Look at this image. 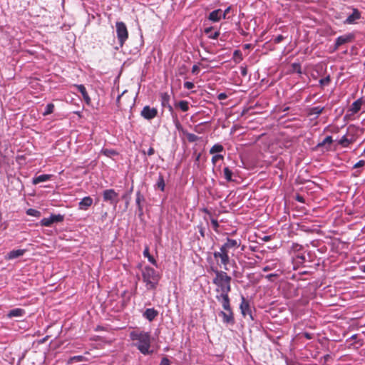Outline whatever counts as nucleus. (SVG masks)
<instances>
[{
  "mask_svg": "<svg viewBox=\"0 0 365 365\" xmlns=\"http://www.w3.org/2000/svg\"><path fill=\"white\" fill-rule=\"evenodd\" d=\"M241 74L243 76H245L247 75V69L246 68H242V70H241Z\"/></svg>",
  "mask_w": 365,
  "mask_h": 365,
  "instance_id": "13d9d810",
  "label": "nucleus"
},
{
  "mask_svg": "<svg viewBox=\"0 0 365 365\" xmlns=\"http://www.w3.org/2000/svg\"><path fill=\"white\" fill-rule=\"evenodd\" d=\"M183 86L185 88L190 90L192 89L195 87V85L192 82L190 81H185L183 84Z\"/></svg>",
  "mask_w": 365,
  "mask_h": 365,
  "instance_id": "a19ab883",
  "label": "nucleus"
},
{
  "mask_svg": "<svg viewBox=\"0 0 365 365\" xmlns=\"http://www.w3.org/2000/svg\"><path fill=\"white\" fill-rule=\"evenodd\" d=\"M26 251V250H13L6 255V259H14L18 258L24 255Z\"/></svg>",
  "mask_w": 365,
  "mask_h": 365,
  "instance_id": "dca6fc26",
  "label": "nucleus"
},
{
  "mask_svg": "<svg viewBox=\"0 0 365 365\" xmlns=\"http://www.w3.org/2000/svg\"><path fill=\"white\" fill-rule=\"evenodd\" d=\"M142 279L147 290L155 289L160 279V274L153 267L146 266L142 269Z\"/></svg>",
  "mask_w": 365,
  "mask_h": 365,
  "instance_id": "7ed1b4c3",
  "label": "nucleus"
},
{
  "mask_svg": "<svg viewBox=\"0 0 365 365\" xmlns=\"http://www.w3.org/2000/svg\"><path fill=\"white\" fill-rule=\"evenodd\" d=\"M333 143V139H332V137L331 135H328L327 136L322 142L321 143H319L318 145H317V147H322V146H324L326 144H331Z\"/></svg>",
  "mask_w": 365,
  "mask_h": 365,
  "instance_id": "7c9ffc66",
  "label": "nucleus"
},
{
  "mask_svg": "<svg viewBox=\"0 0 365 365\" xmlns=\"http://www.w3.org/2000/svg\"><path fill=\"white\" fill-rule=\"evenodd\" d=\"M186 137L187 140L190 143L195 142L199 139V137L193 133H187Z\"/></svg>",
  "mask_w": 365,
  "mask_h": 365,
  "instance_id": "f704fd0d",
  "label": "nucleus"
},
{
  "mask_svg": "<svg viewBox=\"0 0 365 365\" xmlns=\"http://www.w3.org/2000/svg\"><path fill=\"white\" fill-rule=\"evenodd\" d=\"M360 18L361 14L359 10L357 9H353L352 14L347 16L344 23L346 24H355Z\"/></svg>",
  "mask_w": 365,
  "mask_h": 365,
  "instance_id": "ddd939ff",
  "label": "nucleus"
},
{
  "mask_svg": "<svg viewBox=\"0 0 365 365\" xmlns=\"http://www.w3.org/2000/svg\"><path fill=\"white\" fill-rule=\"evenodd\" d=\"M25 314H26V312H25L24 309H21V308H16V309H11L8 313V317H10V318H12V317H21Z\"/></svg>",
  "mask_w": 365,
  "mask_h": 365,
  "instance_id": "6ab92c4d",
  "label": "nucleus"
},
{
  "mask_svg": "<svg viewBox=\"0 0 365 365\" xmlns=\"http://www.w3.org/2000/svg\"><path fill=\"white\" fill-rule=\"evenodd\" d=\"M54 110V105L53 103H48L45 108V110L43 112V115H48L51 114Z\"/></svg>",
  "mask_w": 365,
  "mask_h": 365,
  "instance_id": "c756f323",
  "label": "nucleus"
},
{
  "mask_svg": "<svg viewBox=\"0 0 365 365\" xmlns=\"http://www.w3.org/2000/svg\"><path fill=\"white\" fill-rule=\"evenodd\" d=\"M158 315V312L154 308H148L143 313V317L148 319L149 322H153Z\"/></svg>",
  "mask_w": 365,
  "mask_h": 365,
  "instance_id": "4468645a",
  "label": "nucleus"
},
{
  "mask_svg": "<svg viewBox=\"0 0 365 365\" xmlns=\"http://www.w3.org/2000/svg\"><path fill=\"white\" fill-rule=\"evenodd\" d=\"M26 214L29 216L32 217H39L41 215V212L35 209L29 208L26 210Z\"/></svg>",
  "mask_w": 365,
  "mask_h": 365,
  "instance_id": "72a5a7b5",
  "label": "nucleus"
},
{
  "mask_svg": "<svg viewBox=\"0 0 365 365\" xmlns=\"http://www.w3.org/2000/svg\"><path fill=\"white\" fill-rule=\"evenodd\" d=\"M199 232H200V235L204 237H205V230L202 227H199Z\"/></svg>",
  "mask_w": 365,
  "mask_h": 365,
  "instance_id": "4d7b16f0",
  "label": "nucleus"
},
{
  "mask_svg": "<svg viewBox=\"0 0 365 365\" xmlns=\"http://www.w3.org/2000/svg\"><path fill=\"white\" fill-rule=\"evenodd\" d=\"M130 339L135 341L134 346L144 355L149 354L152 351H150V334L145 331H132L130 334Z\"/></svg>",
  "mask_w": 365,
  "mask_h": 365,
  "instance_id": "f03ea898",
  "label": "nucleus"
},
{
  "mask_svg": "<svg viewBox=\"0 0 365 365\" xmlns=\"http://www.w3.org/2000/svg\"><path fill=\"white\" fill-rule=\"evenodd\" d=\"M170 96L168 94V93L165 92V93H162L160 94L161 106L163 108H167L169 110V111L171 113H173V108L170 104Z\"/></svg>",
  "mask_w": 365,
  "mask_h": 365,
  "instance_id": "9b49d317",
  "label": "nucleus"
},
{
  "mask_svg": "<svg viewBox=\"0 0 365 365\" xmlns=\"http://www.w3.org/2000/svg\"><path fill=\"white\" fill-rule=\"evenodd\" d=\"M365 165V161L364 160H361L359 161H358L354 165V168H361V167H363L364 165Z\"/></svg>",
  "mask_w": 365,
  "mask_h": 365,
  "instance_id": "c03bdc74",
  "label": "nucleus"
},
{
  "mask_svg": "<svg viewBox=\"0 0 365 365\" xmlns=\"http://www.w3.org/2000/svg\"><path fill=\"white\" fill-rule=\"evenodd\" d=\"M213 257L217 260V264L220 267L223 266L224 269H228L227 265L230 263V256H227L226 254L219 250L214 252Z\"/></svg>",
  "mask_w": 365,
  "mask_h": 365,
  "instance_id": "0eeeda50",
  "label": "nucleus"
},
{
  "mask_svg": "<svg viewBox=\"0 0 365 365\" xmlns=\"http://www.w3.org/2000/svg\"><path fill=\"white\" fill-rule=\"evenodd\" d=\"M223 174H224V177L226 179V180L227 182H231L232 181V171L228 168V167H225L223 169Z\"/></svg>",
  "mask_w": 365,
  "mask_h": 365,
  "instance_id": "a878e982",
  "label": "nucleus"
},
{
  "mask_svg": "<svg viewBox=\"0 0 365 365\" xmlns=\"http://www.w3.org/2000/svg\"><path fill=\"white\" fill-rule=\"evenodd\" d=\"M160 365H170V361L168 359L164 357L162 359Z\"/></svg>",
  "mask_w": 365,
  "mask_h": 365,
  "instance_id": "09e8293b",
  "label": "nucleus"
},
{
  "mask_svg": "<svg viewBox=\"0 0 365 365\" xmlns=\"http://www.w3.org/2000/svg\"><path fill=\"white\" fill-rule=\"evenodd\" d=\"M303 247L301 245L299 244H293L292 249L294 252H299L302 250Z\"/></svg>",
  "mask_w": 365,
  "mask_h": 365,
  "instance_id": "37998d69",
  "label": "nucleus"
},
{
  "mask_svg": "<svg viewBox=\"0 0 365 365\" xmlns=\"http://www.w3.org/2000/svg\"><path fill=\"white\" fill-rule=\"evenodd\" d=\"M154 153H155V150L152 147H150L148 149L147 154L150 156V155H153L154 154Z\"/></svg>",
  "mask_w": 365,
  "mask_h": 365,
  "instance_id": "5fc2aeb1",
  "label": "nucleus"
},
{
  "mask_svg": "<svg viewBox=\"0 0 365 365\" xmlns=\"http://www.w3.org/2000/svg\"><path fill=\"white\" fill-rule=\"evenodd\" d=\"M279 276V274L277 273H272L266 275L265 278L267 279L269 281H273V278L277 277Z\"/></svg>",
  "mask_w": 365,
  "mask_h": 365,
  "instance_id": "79ce46f5",
  "label": "nucleus"
},
{
  "mask_svg": "<svg viewBox=\"0 0 365 365\" xmlns=\"http://www.w3.org/2000/svg\"><path fill=\"white\" fill-rule=\"evenodd\" d=\"M83 359V356H75L72 358V360H74L76 361H82Z\"/></svg>",
  "mask_w": 365,
  "mask_h": 365,
  "instance_id": "864d4df0",
  "label": "nucleus"
},
{
  "mask_svg": "<svg viewBox=\"0 0 365 365\" xmlns=\"http://www.w3.org/2000/svg\"><path fill=\"white\" fill-rule=\"evenodd\" d=\"M330 82V77L329 76H326L325 78H323L319 80V83L322 86H327Z\"/></svg>",
  "mask_w": 365,
  "mask_h": 365,
  "instance_id": "58836bf2",
  "label": "nucleus"
},
{
  "mask_svg": "<svg viewBox=\"0 0 365 365\" xmlns=\"http://www.w3.org/2000/svg\"><path fill=\"white\" fill-rule=\"evenodd\" d=\"M178 106L184 112L187 111L189 109L188 102L186 101H180L178 103Z\"/></svg>",
  "mask_w": 365,
  "mask_h": 365,
  "instance_id": "473e14b6",
  "label": "nucleus"
},
{
  "mask_svg": "<svg viewBox=\"0 0 365 365\" xmlns=\"http://www.w3.org/2000/svg\"><path fill=\"white\" fill-rule=\"evenodd\" d=\"M205 31L206 34H208L210 31H211V28L206 29Z\"/></svg>",
  "mask_w": 365,
  "mask_h": 365,
  "instance_id": "774afa93",
  "label": "nucleus"
},
{
  "mask_svg": "<svg viewBox=\"0 0 365 365\" xmlns=\"http://www.w3.org/2000/svg\"><path fill=\"white\" fill-rule=\"evenodd\" d=\"M361 106V100H359V99L356 100L351 105L349 110L351 111V113L352 114L356 113L357 112H359L360 110Z\"/></svg>",
  "mask_w": 365,
  "mask_h": 365,
  "instance_id": "5701e85b",
  "label": "nucleus"
},
{
  "mask_svg": "<svg viewBox=\"0 0 365 365\" xmlns=\"http://www.w3.org/2000/svg\"><path fill=\"white\" fill-rule=\"evenodd\" d=\"M75 86L76 87L78 91L81 93V95L83 96V98L86 101V102L87 103H88L91 101V98L86 91V87L82 84L76 85Z\"/></svg>",
  "mask_w": 365,
  "mask_h": 365,
  "instance_id": "4be33fe9",
  "label": "nucleus"
},
{
  "mask_svg": "<svg viewBox=\"0 0 365 365\" xmlns=\"http://www.w3.org/2000/svg\"><path fill=\"white\" fill-rule=\"evenodd\" d=\"M222 11L221 9H216L212 11L209 15V19L212 21H218L222 17Z\"/></svg>",
  "mask_w": 365,
  "mask_h": 365,
  "instance_id": "aec40b11",
  "label": "nucleus"
},
{
  "mask_svg": "<svg viewBox=\"0 0 365 365\" xmlns=\"http://www.w3.org/2000/svg\"><path fill=\"white\" fill-rule=\"evenodd\" d=\"M200 71L199 66L197 65H194L192 68V73L193 74H197Z\"/></svg>",
  "mask_w": 365,
  "mask_h": 365,
  "instance_id": "8fccbe9b",
  "label": "nucleus"
},
{
  "mask_svg": "<svg viewBox=\"0 0 365 365\" xmlns=\"http://www.w3.org/2000/svg\"><path fill=\"white\" fill-rule=\"evenodd\" d=\"M200 157H201V153H198L197 155H196L195 163H198L199 162Z\"/></svg>",
  "mask_w": 365,
  "mask_h": 365,
  "instance_id": "bf43d9fd",
  "label": "nucleus"
},
{
  "mask_svg": "<svg viewBox=\"0 0 365 365\" xmlns=\"http://www.w3.org/2000/svg\"><path fill=\"white\" fill-rule=\"evenodd\" d=\"M324 109V108L321 107V106L312 107L309 109L308 115H316L317 117H318L319 115H320L323 112Z\"/></svg>",
  "mask_w": 365,
  "mask_h": 365,
  "instance_id": "b1692460",
  "label": "nucleus"
},
{
  "mask_svg": "<svg viewBox=\"0 0 365 365\" xmlns=\"http://www.w3.org/2000/svg\"><path fill=\"white\" fill-rule=\"evenodd\" d=\"M211 269L215 274V277L212 279V283L216 286L215 292L220 293L215 297L222 307H228L232 278L226 272L219 270L217 267H212Z\"/></svg>",
  "mask_w": 365,
  "mask_h": 365,
  "instance_id": "f257e3e1",
  "label": "nucleus"
},
{
  "mask_svg": "<svg viewBox=\"0 0 365 365\" xmlns=\"http://www.w3.org/2000/svg\"><path fill=\"white\" fill-rule=\"evenodd\" d=\"M93 204V199L90 196L84 197L78 203V209L87 210Z\"/></svg>",
  "mask_w": 365,
  "mask_h": 365,
  "instance_id": "2eb2a0df",
  "label": "nucleus"
},
{
  "mask_svg": "<svg viewBox=\"0 0 365 365\" xmlns=\"http://www.w3.org/2000/svg\"><path fill=\"white\" fill-rule=\"evenodd\" d=\"M360 269H361V270L363 272H364V273H365V265H362V266H361Z\"/></svg>",
  "mask_w": 365,
  "mask_h": 365,
  "instance_id": "69168bd1",
  "label": "nucleus"
},
{
  "mask_svg": "<svg viewBox=\"0 0 365 365\" xmlns=\"http://www.w3.org/2000/svg\"><path fill=\"white\" fill-rule=\"evenodd\" d=\"M240 52L238 50H236L234 51V56H238L240 55Z\"/></svg>",
  "mask_w": 365,
  "mask_h": 365,
  "instance_id": "e2e57ef3",
  "label": "nucleus"
},
{
  "mask_svg": "<svg viewBox=\"0 0 365 365\" xmlns=\"http://www.w3.org/2000/svg\"><path fill=\"white\" fill-rule=\"evenodd\" d=\"M277 267V262H275L272 263L271 264L264 267L262 270L264 272H268V271L275 269Z\"/></svg>",
  "mask_w": 365,
  "mask_h": 365,
  "instance_id": "e433bc0d",
  "label": "nucleus"
},
{
  "mask_svg": "<svg viewBox=\"0 0 365 365\" xmlns=\"http://www.w3.org/2000/svg\"><path fill=\"white\" fill-rule=\"evenodd\" d=\"M224 150H225L224 147L221 144L216 143L210 149V153L215 154V153H221V152L224 151Z\"/></svg>",
  "mask_w": 365,
  "mask_h": 365,
  "instance_id": "393cba45",
  "label": "nucleus"
},
{
  "mask_svg": "<svg viewBox=\"0 0 365 365\" xmlns=\"http://www.w3.org/2000/svg\"><path fill=\"white\" fill-rule=\"evenodd\" d=\"M353 142L352 140L346 138V135H344L341 137V138L339 141V144L341 145L344 148L348 147L351 143Z\"/></svg>",
  "mask_w": 365,
  "mask_h": 365,
  "instance_id": "cd10ccee",
  "label": "nucleus"
},
{
  "mask_svg": "<svg viewBox=\"0 0 365 365\" xmlns=\"http://www.w3.org/2000/svg\"><path fill=\"white\" fill-rule=\"evenodd\" d=\"M211 225L212 226L213 230L215 232H218L219 222L216 219L212 218L210 220Z\"/></svg>",
  "mask_w": 365,
  "mask_h": 365,
  "instance_id": "ea45409f",
  "label": "nucleus"
},
{
  "mask_svg": "<svg viewBox=\"0 0 365 365\" xmlns=\"http://www.w3.org/2000/svg\"><path fill=\"white\" fill-rule=\"evenodd\" d=\"M225 311H220L219 316L222 318V322L226 324L233 325L235 324V318L230 306V300H228V307H222Z\"/></svg>",
  "mask_w": 365,
  "mask_h": 365,
  "instance_id": "39448f33",
  "label": "nucleus"
},
{
  "mask_svg": "<svg viewBox=\"0 0 365 365\" xmlns=\"http://www.w3.org/2000/svg\"><path fill=\"white\" fill-rule=\"evenodd\" d=\"M223 155H220V154H216V155H214L212 158V163L213 164V165H215L217 162L219 160H222L223 159Z\"/></svg>",
  "mask_w": 365,
  "mask_h": 365,
  "instance_id": "4c0bfd02",
  "label": "nucleus"
},
{
  "mask_svg": "<svg viewBox=\"0 0 365 365\" xmlns=\"http://www.w3.org/2000/svg\"><path fill=\"white\" fill-rule=\"evenodd\" d=\"M143 255L145 257H147L148 261L154 265H157L156 260L151 256L149 253V248L146 247L143 251Z\"/></svg>",
  "mask_w": 365,
  "mask_h": 365,
  "instance_id": "bb28decb",
  "label": "nucleus"
},
{
  "mask_svg": "<svg viewBox=\"0 0 365 365\" xmlns=\"http://www.w3.org/2000/svg\"><path fill=\"white\" fill-rule=\"evenodd\" d=\"M154 188L155 190H160V191H163V192L165 190V182L164 178L161 173H159L158 180H157L155 184L154 185Z\"/></svg>",
  "mask_w": 365,
  "mask_h": 365,
  "instance_id": "a211bd4d",
  "label": "nucleus"
},
{
  "mask_svg": "<svg viewBox=\"0 0 365 365\" xmlns=\"http://www.w3.org/2000/svg\"><path fill=\"white\" fill-rule=\"evenodd\" d=\"M145 200L144 196L141 194L140 191H138L136 192V199L135 202L138 207V212L140 215H143V206L141 205V202Z\"/></svg>",
  "mask_w": 365,
  "mask_h": 365,
  "instance_id": "412c9836",
  "label": "nucleus"
},
{
  "mask_svg": "<svg viewBox=\"0 0 365 365\" xmlns=\"http://www.w3.org/2000/svg\"><path fill=\"white\" fill-rule=\"evenodd\" d=\"M117 36L120 46L127 40L128 34L125 24L123 22H117L115 24Z\"/></svg>",
  "mask_w": 365,
  "mask_h": 365,
  "instance_id": "423d86ee",
  "label": "nucleus"
},
{
  "mask_svg": "<svg viewBox=\"0 0 365 365\" xmlns=\"http://www.w3.org/2000/svg\"><path fill=\"white\" fill-rule=\"evenodd\" d=\"M230 9H231V7L228 6L224 11H222V16L223 19L226 18V16L230 12Z\"/></svg>",
  "mask_w": 365,
  "mask_h": 365,
  "instance_id": "3c124183",
  "label": "nucleus"
},
{
  "mask_svg": "<svg viewBox=\"0 0 365 365\" xmlns=\"http://www.w3.org/2000/svg\"><path fill=\"white\" fill-rule=\"evenodd\" d=\"M158 115V110L155 108H150L149 106L143 107L140 112V115L148 120L155 118Z\"/></svg>",
  "mask_w": 365,
  "mask_h": 365,
  "instance_id": "6e6552de",
  "label": "nucleus"
},
{
  "mask_svg": "<svg viewBox=\"0 0 365 365\" xmlns=\"http://www.w3.org/2000/svg\"><path fill=\"white\" fill-rule=\"evenodd\" d=\"M240 308L241 309V312L243 316L249 315L252 320L254 319V317H253L252 313V309H251L248 302H247L245 301V299L243 297H242V301L240 304Z\"/></svg>",
  "mask_w": 365,
  "mask_h": 365,
  "instance_id": "f8f14e48",
  "label": "nucleus"
},
{
  "mask_svg": "<svg viewBox=\"0 0 365 365\" xmlns=\"http://www.w3.org/2000/svg\"><path fill=\"white\" fill-rule=\"evenodd\" d=\"M40 224L41 226H44V227H50L53 222H52V220L51 219V217H44L43 218L41 221H40Z\"/></svg>",
  "mask_w": 365,
  "mask_h": 365,
  "instance_id": "2f4dec72",
  "label": "nucleus"
},
{
  "mask_svg": "<svg viewBox=\"0 0 365 365\" xmlns=\"http://www.w3.org/2000/svg\"><path fill=\"white\" fill-rule=\"evenodd\" d=\"M284 39V37L282 35L277 36L274 39V43H279Z\"/></svg>",
  "mask_w": 365,
  "mask_h": 365,
  "instance_id": "a18cd8bd",
  "label": "nucleus"
},
{
  "mask_svg": "<svg viewBox=\"0 0 365 365\" xmlns=\"http://www.w3.org/2000/svg\"><path fill=\"white\" fill-rule=\"evenodd\" d=\"M297 201H299V202H304V200H303V197H301V196H299V195H298V196L297 197Z\"/></svg>",
  "mask_w": 365,
  "mask_h": 365,
  "instance_id": "680f3d73",
  "label": "nucleus"
},
{
  "mask_svg": "<svg viewBox=\"0 0 365 365\" xmlns=\"http://www.w3.org/2000/svg\"><path fill=\"white\" fill-rule=\"evenodd\" d=\"M356 337H357V335H356V334H354V335H352V336L350 337V339H356Z\"/></svg>",
  "mask_w": 365,
  "mask_h": 365,
  "instance_id": "338daca9",
  "label": "nucleus"
},
{
  "mask_svg": "<svg viewBox=\"0 0 365 365\" xmlns=\"http://www.w3.org/2000/svg\"><path fill=\"white\" fill-rule=\"evenodd\" d=\"M50 217H51L53 223L61 222L63 221V220H64V215H61V214H58V215L52 214L50 215Z\"/></svg>",
  "mask_w": 365,
  "mask_h": 365,
  "instance_id": "c85d7f7f",
  "label": "nucleus"
},
{
  "mask_svg": "<svg viewBox=\"0 0 365 365\" xmlns=\"http://www.w3.org/2000/svg\"><path fill=\"white\" fill-rule=\"evenodd\" d=\"M219 36H220V31H216L214 33H212L209 36V38H212V39H217Z\"/></svg>",
  "mask_w": 365,
  "mask_h": 365,
  "instance_id": "49530a36",
  "label": "nucleus"
},
{
  "mask_svg": "<svg viewBox=\"0 0 365 365\" xmlns=\"http://www.w3.org/2000/svg\"><path fill=\"white\" fill-rule=\"evenodd\" d=\"M292 67H293L294 69H296V68H298L297 72H298V73H301V71H300V66H299V64H298V63H293V64H292Z\"/></svg>",
  "mask_w": 365,
  "mask_h": 365,
  "instance_id": "6e6d98bb",
  "label": "nucleus"
},
{
  "mask_svg": "<svg viewBox=\"0 0 365 365\" xmlns=\"http://www.w3.org/2000/svg\"><path fill=\"white\" fill-rule=\"evenodd\" d=\"M227 98V95L225 93H220L217 96L218 100H225Z\"/></svg>",
  "mask_w": 365,
  "mask_h": 365,
  "instance_id": "de8ad7c7",
  "label": "nucleus"
},
{
  "mask_svg": "<svg viewBox=\"0 0 365 365\" xmlns=\"http://www.w3.org/2000/svg\"><path fill=\"white\" fill-rule=\"evenodd\" d=\"M51 177H52V175H49V174L40 175L38 176L34 177L32 179V183L34 185H37L38 183L46 182V181L51 180Z\"/></svg>",
  "mask_w": 365,
  "mask_h": 365,
  "instance_id": "f3484780",
  "label": "nucleus"
},
{
  "mask_svg": "<svg viewBox=\"0 0 365 365\" xmlns=\"http://www.w3.org/2000/svg\"><path fill=\"white\" fill-rule=\"evenodd\" d=\"M175 125L177 127H178V125H180V123H179L178 120L177 119V118H175Z\"/></svg>",
  "mask_w": 365,
  "mask_h": 365,
  "instance_id": "0e129e2a",
  "label": "nucleus"
},
{
  "mask_svg": "<svg viewBox=\"0 0 365 365\" xmlns=\"http://www.w3.org/2000/svg\"><path fill=\"white\" fill-rule=\"evenodd\" d=\"M304 336H305L307 339H312V335H311V334H309V333H305V334H304Z\"/></svg>",
  "mask_w": 365,
  "mask_h": 365,
  "instance_id": "052dcab7",
  "label": "nucleus"
},
{
  "mask_svg": "<svg viewBox=\"0 0 365 365\" xmlns=\"http://www.w3.org/2000/svg\"><path fill=\"white\" fill-rule=\"evenodd\" d=\"M118 195L113 189L105 190L103 192V200L110 204H116Z\"/></svg>",
  "mask_w": 365,
  "mask_h": 365,
  "instance_id": "1a4fd4ad",
  "label": "nucleus"
},
{
  "mask_svg": "<svg viewBox=\"0 0 365 365\" xmlns=\"http://www.w3.org/2000/svg\"><path fill=\"white\" fill-rule=\"evenodd\" d=\"M296 258L299 259L302 262H304L306 260V257H305V256L304 255L298 254V255H296Z\"/></svg>",
  "mask_w": 365,
  "mask_h": 365,
  "instance_id": "603ef678",
  "label": "nucleus"
},
{
  "mask_svg": "<svg viewBox=\"0 0 365 365\" xmlns=\"http://www.w3.org/2000/svg\"><path fill=\"white\" fill-rule=\"evenodd\" d=\"M240 240H234L230 237H227L226 242L221 245L220 250L226 254L227 256H230V254L234 255V252L238 249V247L240 246Z\"/></svg>",
  "mask_w": 365,
  "mask_h": 365,
  "instance_id": "20e7f679",
  "label": "nucleus"
},
{
  "mask_svg": "<svg viewBox=\"0 0 365 365\" xmlns=\"http://www.w3.org/2000/svg\"><path fill=\"white\" fill-rule=\"evenodd\" d=\"M102 153L108 157L117 154V152L112 149H103L102 150Z\"/></svg>",
  "mask_w": 365,
  "mask_h": 365,
  "instance_id": "c9c22d12",
  "label": "nucleus"
},
{
  "mask_svg": "<svg viewBox=\"0 0 365 365\" xmlns=\"http://www.w3.org/2000/svg\"><path fill=\"white\" fill-rule=\"evenodd\" d=\"M353 38H354V36L351 34L340 36L337 37L335 41L334 51H336L339 46L351 41Z\"/></svg>",
  "mask_w": 365,
  "mask_h": 365,
  "instance_id": "9d476101",
  "label": "nucleus"
}]
</instances>
